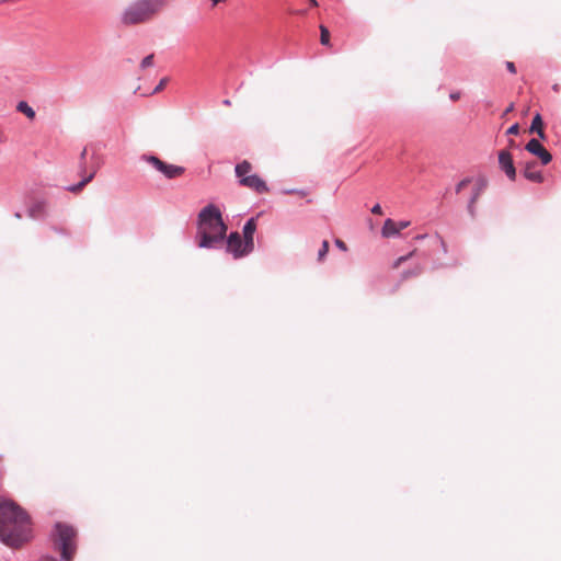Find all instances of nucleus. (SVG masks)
<instances>
[{"mask_svg":"<svg viewBox=\"0 0 561 561\" xmlns=\"http://www.w3.org/2000/svg\"><path fill=\"white\" fill-rule=\"evenodd\" d=\"M32 522L25 510L8 499H0V540L16 549L32 539Z\"/></svg>","mask_w":561,"mask_h":561,"instance_id":"f257e3e1","label":"nucleus"},{"mask_svg":"<svg viewBox=\"0 0 561 561\" xmlns=\"http://www.w3.org/2000/svg\"><path fill=\"white\" fill-rule=\"evenodd\" d=\"M227 227L222 221L220 210L208 205L202 209L198 216V245L201 248H213L226 236Z\"/></svg>","mask_w":561,"mask_h":561,"instance_id":"f03ea898","label":"nucleus"},{"mask_svg":"<svg viewBox=\"0 0 561 561\" xmlns=\"http://www.w3.org/2000/svg\"><path fill=\"white\" fill-rule=\"evenodd\" d=\"M167 5L168 0H137L124 10L121 21L127 26L144 24L162 12Z\"/></svg>","mask_w":561,"mask_h":561,"instance_id":"7ed1b4c3","label":"nucleus"},{"mask_svg":"<svg viewBox=\"0 0 561 561\" xmlns=\"http://www.w3.org/2000/svg\"><path fill=\"white\" fill-rule=\"evenodd\" d=\"M56 542L61 551V557L66 561H71L76 551L75 539L77 531L70 525L57 523L55 526Z\"/></svg>","mask_w":561,"mask_h":561,"instance_id":"20e7f679","label":"nucleus"},{"mask_svg":"<svg viewBox=\"0 0 561 561\" xmlns=\"http://www.w3.org/2000/svg\"><path fill=\"white\" fill-rule=\"evenodd\" d=\"M142 160L150 163L157 171L162 173L167 179L180 178L185 172V169L183 167L167 163L156 156H142Z\"/></svg>","mask_w":561,"mask_h":561,"instance_id":"39448f33","label":"nucleus"},{"mask_svg":"<svg viewBox=\"0 0 561 561\" xmlns=\"http://www.w3.org/2000/svg\"><path fill=\"white\" fill-rule=\"evenodd\" d=\"M253 250H247L245 241L241 238L239 232H232L227 240V252L231 253L234 259L242 257Z\"/></svg>","mask_w":561,"mask_h":561,"instance_id":"423d86ee","label":"nucleus"},{"mask_svg":"<svg viewBox=\"0 0 561 561\" xmlns=\"http://www.w3.org/2000/svg\"><path fill=\"white\" fill-rule=\"evenodd\" d=\"M525 149L529 153L536 156L542 165L549 164L552 160L551 153L540 144L538 139H530L525 146Z\"/></svg>","mask_w":561,"mask_h":561,"instance_id":"0eeeda50","label":"nucleus"},{"mask_svg":"<svg viewBox=\"0 0 561 561\" xmlns=\"http://www.w3.org/2000/svg\"><path fill=\"white\" fill-rule=\"evenodd\" d=\"M486 185L488 182L484 179H478L473 182L472 194L467 206L468 213L472 218H474L477 214L476 204L486 188Z\"/></svg>","mask_w":561,"mask_h":561,"instance_id":"6e6552de","label":"nucleus"},{"mask_svg":"<svg viewBox=\"0 0 561 561\" xmlns=\"http://www.w3.org/2000/svg\"><path fill=\"white\" fill-rule=\"evenodd\" d=\"M499 164L501 170L506 174V176L515 181L516 179V169L514 167L513 157L508 150H501L499 152Z\"/></svg>","mask_w":561,"mask_h":561,"instance_id":"1a4fd4ad","label":"nucleus"},{"mask_svg":"<svg viewBox=\"0 0 561 561\" xmlns=\"http://www.w3.org/2000/svg\"><path fill=\"white\" fill-rule=\"evenodd\" d=\"M240 184L242 186H245L259 194H263V193H267L268 192V186L266 184V182L260 178L257 174H251L250 176H247V178H242V180L240 181Z\"/></svg>","mask_w":561,"mask_h":561,"instance_id":"9d476101","label":"nucleus"},{"mask_svg":"<svg viewBox=\"0 0 561 561\" xmlns=\"http://www.w3.org/2000/svg\"><path fill=\"white\" fill-rule=\"evenodd\" d=\"M523 175L530 182L542 183L545 178L538 169L536 161H528L524 164Z\"/></svg>","mask_w":561,"mask_h":561,"instance_id":"9b49d317","label":"nucleus"},{"mask_svg":"<svg viewBox=\"0 0 561 561\" xmlns=\"http://www.w3.org/2000/svg\"><path fill=\"white\" fill-rule=\"evenodd\" d=\"M98 169H99V164L93 165L91 168L90 172H88L85 168H81L80 174L82 176V180L78 184L69 186L68 191L72 192V193L80 192L89 182H91L93 180L94 175L96 174Z\"/></svg>","mask_w":561,"mask_h":561,"instance_id":"f8f14e48","label":"nucleus"},{"mask_svg":"<svg viewBox=\"0 0 561 561\" xmlns=\"http://www.w3.org/2000/svg\"><path fill=\"white\" fill-rule=\"evenodd\" d=\"M256 230V219L250 218L244 227H243V240L245 241V248L247 250H253L254 249V232Z\"/></svg>","mask_w":561,"mask_h":561,"instance_id":"ddd939ff","label":"nucleus"},{"mask_svg":"<svg viewBox=\"0 0 561 561\" xmlns=\"http://www.w3.org/2000/svg\"><path fill=\"white\" fill-rule=\"evenodd\" d=\"M530 134H537L540 139H546V134L543 130V121L539 113H537L531 122V125L529 127Z\"/></svg>","mask_w":561,"mask_h":561,"instance_id":"4468645a","label":"nucleus"},{"mask_svg":"<svg viewBox=\"0 0 561 561\" xmlns=\"http://www.w3.org/2000/svg\"><path fill=\"white\" fill-rule=\"evenodd\" d=\"M400 231L398 230V225L394 220L388 218L385 224H383V227L381 229V236L383 238H391V237H394L397 234H399Z\"/></svg>","mask_w":561,"mask_h":561,"instance_id":"2eb2a0df","label":"nucleus"},{"mask_svg":"<svg viewBox=\"0 0 561 561\" xmlns=\"http://www.w3.org/2000/svg\"><path fill=\"white\" fill-rule=\"evenodd\" d=\"M234 171L237 178H239V180L241 181L242 178L244 179L251 175L250 172L252 171V164L249 161L244 160L236 165Z\"/></svg>","mask_w":561,"mask_h":561,"instance_id":"dca6fc26","label":"nucleus"},{"mask_svg":"<svg viewBox=\"0 0 561 561\" xmlns=\"http://www.w3.org/2000/svg\"><path fill=\"white\" fill-rule=\"evenodd\" d=\"M16 110L30 119L35 118V111L25 101L19 102Z\"/></svg>","mask_w":561,"mask_h":561,"instance_id":"f3484780","label":"nucleus"},{"mask_svg":"<svg viewBox=\"0 0 561 561\" xmlns=\"http://www.w3.org/2000/svg\"><path fill=\"white\" fill-rule=\"evenodd\" d=\"M43 209H44V205L42 203H38L28 209V216L31 218L36 219L41 216V214L43 213Z\"/></svg>","mask_w":561,"mask_h":561,"instance_id":"a211bd4d","label":"nucleus"},{"mask_svg":"<svg viewBox=\"0 0 561 561\" xmlns=\"http://www.w3.org/2000/svg\"><path fill=\"white\" fill-rule=\"evenodd\" d=\"M423 272V267L421 265L415 266L413 270L405 271L402 273V278L408 279L410 277H415L421 275Z\"/></svg>","mask_w":561,"mask_h":561,"instance_id":"6ab92c4d","label":"nucleus"},{"mask_svg":"<svg viewBox=\"0 0 561 561\" xmlns=\"http://www.w3.org/2000/svg\"><path fill=\"white\" fill-rule=\"evenodd\" d=\"M415 253H416V250H413L410 253H408L407 255H402V256L398 257L393 263V268H399L401 266V264H403L404 262H407L408 260L413 257L415 255Z\"/></svg>","mask_w":561,"mask_h":561,"instance_id":"aec40b11","label":"nucleus"},{"mask_svg":"<svg viewBox=\"0 0 561 561\" xmlns=\"http://www.w3.org/2000/svg\"><path fill=\"white\" fill-rule=\"evenodd\" d=\"M320 42L322 45H329L330 32L324 25H320Z\"/></svg>","mask_w":561,"mask_h":561,"instance_id":"412c9836","label":"nucleus"},{"mask_svg":"<svg viewBox=\"0 0 561 561\" xmlns=\"http://www.w3.org/2000/svg\"><path fill=\"white\" fill-rule=\"evenodd\" d=\"M329 247H330L329 245V241L324 240L322 242L321 249L319 250V253H318V260L319 261H322L324 259V256L329 252Z\"/></svg>","mask_w":561,"mask_h":561,"instance_id":"4be33fe9","label":"nucleus"},{"mask_svg":"<svg viewBox=\"0 0 561 561\" xmlns=\"http://www.w3.org/2000/svg\"><path fill=\"white\" fill-rule=\"evenodd\" d=\"M471 183H473V181L470 178L461 180L456 186V193H460L465 187H467Z\"/></svg>","mask_w":561,"mask_h":561,"instance_id":"5701e85b","label":"nucleus"},{"mask_svg":"<svg viewBox=\"0 0 561 561\" xmlns=\"http://www.w3.org/2000/svg\"><path fill=\"white\" fill-rule=\"evenodd\" d=\"M153 58H154V55L153 54H150L148 55L147 57H145L141 62H140V67L142 69H146L148 67H151L153 65Z\"/></svg>","mask_w":561,"mask_h":561,"instance_id":"b1692460","label":"nucleus"},{"mask_svg":"<svg viewBox=\"0 0 561 561\" xmlns=\"http://www.w3.org/2000/svg\"><path fill=\"white\" fill-rule=\"evenodd\" d=\"M169 78H162L159 82V84L154 88L153 92L158 93L164 89V87L168 84Z\"/></svg>","mask_w":561,"mask_h":561,"instance_id":"393cba45","label":"nucleus"},{"mask_svg":"<svg viewBox=\"0 0 561 561\" xmlns=\"http://www.w3.org/2000/svg\"><path fill=\"white\" fill-rule=\"evenodd\" d=\"M519 131V125L518 124H514L512 125L508 129H507V134L508 135H517Z\"/></svg>","mask_w":561,"mask_h":561,"instance_id":"a878e982","label":"nucleus"},{"mask_svg":"<svg viewBox=\"0 0 561 561\" xmlns=\"http://www.w3.org/2000/svg\"><path fill=\"white\" fill-rule=\"evenodd\" d=\"M85 157H87V148H84L80 154V161H81V165H80V169L81 168H85L87 167L84 165V160H85Z\"/></svg>","mask_w":561,"mask_h":561,"instance_id":"bb28decb","label":"nucleus"},{"mask_svg":"<svg viewBox=\"0 0 561 561\" xmlns=\"http://www.w3.org/2000/svg\"><path fill=\"white\" fill-rule=\"evenodd\" d=\"M506 68H507V70H508L511 73H516V67H515L514 62H512V61H506Z\"/></svg>","mask_w":561,"mask_h":561,"instance_id":"cd10ccee","label":"nucleus"},{"mask_svg":"<svg viewBox=\"0 0 561 561\" xmlns=\"http://www.w3.org/2000/svg\"><path fill=\"white\" fill-rule=\"evenodd\" d=\"M371 213L375 214V215H382V209H381V206L379 204H376L373 208H371Z\"/></svg>","mask_w":561,"mask_h":561,"instance_id":"c85d7f7f","label":"nucleus"},{"mask_svg":"<svg viewBox=\"0 0 561 561\" xmlns=\"http://www.w3.org/2000/svg\"><path fill=\"white\" fill-rule=\"evenodd\" d=\"M398 225V230L401 231L402 229H405L410 226V221H400V222H397Z\"/></svg>","mask_w":561,"mask_h":561,"instance_id":"c756f323","label":"nucleus"},{"mask_svg":"<svg viewBox=\"0 0 561 561\" xmlns=\"http://www.w3.org/2000/svg\"><path fill=\"white\" fill-rule=\"evenodd\" d=\"M335 244H336V247H337V248H340V249H341V250H343V251H346V250H347L346 244H345L342 240H340V239H336V240H335Z\"/></svg>","mask_w":561,"mask_h":561,"instance_id":"7c9ffc66","label":"nucleus"},{"mask_svg":"<svg viewBox=\"0 0 561 561\" xmlns=\"http://www.w3.org/2000/svg\"><path fill=\"white\" fill-rule=\"evenodd\" d=\"M449 96H450V99H451L453 101H457V100H459V99H460V92H453V93H450V95H449Z\"/></svg>","mask_w":561,"mask_h":561,"instance_id":"2f4dec72","label":"nucleus"},{"mask_svg":"<svg viewBox=\"0 0 561 561\" xmlns=\"http://www.w3.org/2000/svg\"><path fill=\"white\" fill-rule=\"evenodd\" d=\"M210 1H211L213 5L215 7L221 2H225L226 0H210Z\"/></svg>","mask_w":561,"mask_h":561,"instance_id":"473e14b6","label":"nucleus"},{"mask_svg":"<svg viewBox=\"0 0 561 561\" xmlns=\"http://www.w3.org/2000/svg\"><path fill=\"white\" fill-rule=\"evenodd\" d=\"M508 147H510V148H514V147H515V141H514L513 139H511V140L508 141Z\"/></svg>","mask_w":561,"mask_h":561,"instance_id":"72a5a7b5","label":"nucleus"},{"mask_svg":"<svg viewBox=\"0 0 561 561\" xmlns=\"http://www.w3.org/2000/svg\"><path fill=\"white\" fill-rule=\"evenodd\" d=\"M309 3H311L312 7H317L318 2L316 0H309Z\"/></svg>","mask_w":561,"mask_h":561,"instance_id":"f704fd0d","label":"nucleus"},{"mask_svg":"<svg viewBox=\"0 0 561 561\" xmlns=\"http://www.w3.org/2000/svg\"><path fill=\"white\" fill-rule=\"evenodd\" d=\"M512 111H513V104H511V105L506 108V111H505V112H506V113H510V112H512Z\"/></svg>","mask_w":561,"mask_h":561,"instance_id":"c9c22d12","label":"nucleus"},{"mask_svg":"<svg viewBox=\"0 0 561 561\" xmlns=\"http://www.w3.org/2000/svg\"><path fill=\"white\" fill-rule=\"evenodd\" d=\"M14 216H15V218H18V219H20V218L22 217L20 213H16Z\"/></svg>","mask_w":561,"mask_h":561,"instance_id":"e433bc0d","label":"nucleus"},{"mask_svg":"<svg viewBox=\"0 0 561 561\" xmlns=\"http://www.w3.org/2000/svg\"><path fill=\"white\" fill-rule=\"evenodd\" d=\"M225 104H226V105H230V101H229V100H226V101H225Z\"/></svg>","mask_w":561,"mask_h":561,"instance_id":"4c0bfd02","label":"nucleus"},{"mask_svg":"<svg viewBox=\"0 0 561 561\" xmlns=\"http://www.w3.org/2000/svg\"><path fill=\"white\" fill-rule=\"evenodd\" d=\"M48 561H56L55 559H49Z\"/></svg>","mask_w":561,"mask_h":561,"instance_id":"58836bf2","label":"nucleus"}]
</instances>
